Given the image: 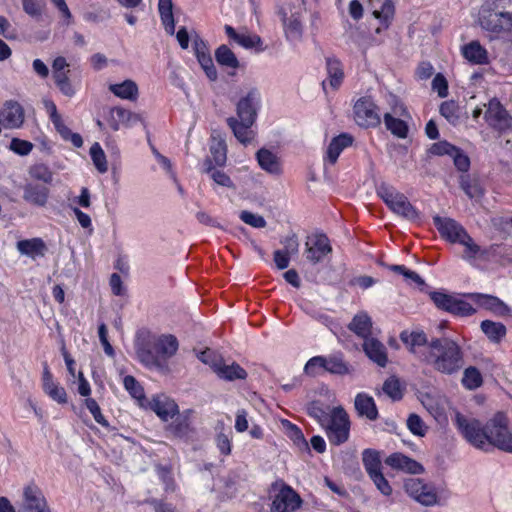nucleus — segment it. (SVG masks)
<instances>
[{
  "instance_id": "f257e3e1",
  "label": "nucleus",
  "mask_w": 512,
  "mask_h": 512,
  "mask_svg": "<svg viewBox=\"0 0 512 512\" xmlns=\"http://www.w3.org/2000/svg\"><path fill=\"white\" fill-rule=\"evenodd\" d=\"M454 422L464 439L475 448L488 451L497 447L512 453V433L504 413H496L485 425L475 418L456 413Z\"/></svg>"
},
{
  "instance_id": "f03ea898",
  "label": "nucleus",
  "mask_w": 512,
  "mask_h": 512,
  "mask_svg": "<svg viewBox=\"0 0 512 512\" xmlns=\"http://www.w3.org/2000/svg\"><path fill=\"white\" fill-rule=\"evenodd\" d=\"M422 362L441 374L453 375L463 368L464 353L456 341L433 337L422 353Z\"/></svg>"
},
{
  "instance_id": "7ed1b4c3",
  "label": "nucleus",
  "mask_w": 512,
  "mask_h": 512,
  "mask_svg": "<svg viewBox=\"0 0 512 512\" xmlns=\"http://www.w3.org/2000/svg\"><path fill=\"white\" fill-rule=\"evenodd\" d=\"M178 350V341L173 335H147L139 339L136 353L141 363L149 368L164 370L167 360Z\"/></svg>"
},
{
  "instance_id": "20e7f679",
  "label": "nucleus",
  "mask_w": 512,
  "mask_h": 512,
  "mask_svg": "<svg viewBox=\"0 0 512 512\" xmlns=\"http://www.w3.org/2000/svg\"><path fill=\"white\" fill-rule=\"evenodd\" d=\"M511 6L512 0H499L497 9L482 14L480 24L491 33L492 38L509 39L512 32V12L505 11V8Z\"/></svg>"
},
{
  "instance_id": "39448f33",
  "label": "nucleus",
  "mask_w": 512,
  "mask_h": 512,
  "mask_svg": "<svg viewBox=\"0 0 512 512\" xmlns=\"http://www.w3.org/2000/svg\"><path fill=\"white\" fill-rule=\"evenodd\" d=\"M331 444L341 445L349 438L350 420L342 407H335L323 426Z\"/></svg>"
},
{
  "instance_id": "423d86ee",
  "label": "nucleus",
  "mask_w": 512,
  "mask_h": 512,
  "mask_svg": "<svg viewBox=\"0 0 512 512\" xmlns=\"http://www.w3.org/2000/svg\"><path fill=\"white\" fill-rule=\"evenodd\" d=\"M377 193L394 213L409 220H416L418 218V212L408 201L407 197L393 187L382 184L379 186Z\"/></svg>"
},
{
  "instance_id": "0eeeda50",
  "label": "nucleus",
  "mask_w": 512,
  "mask_h": 512,
  "mask_svg": "<svg viewBox=\"0 0 512 512\" xmlns=\"http://www.w3.org/2000/svg\"><path fill=\"white\" fill-rule=\"evenodd\" d=\"M406 493L424 506L437 504L438 496L433 485L424 483L419 478H409L404 482Z\"/></svg>"
},
{
  "instance_id": "6e6552de",
  "label": "nucleus",
  "mask_w": 512,
  "mask_h": 512,
  "mask_svg": "<svg viewBox=\"0 0 512 512\" xmlns=\"http://www.w3.org/2000/svg\"><path fill=\"white\" fill-rule=\"evenodd\" d=\"M485 120L491 128L501 133L512 128V116L497 99L489 101Z\"/></svg>"
},
{
  "instance_id": "1a4fd4ad",
  "label": "nucleus",
  "mask_w": 512,
  "mask_h": 512,
  "mask_svg": "<svg viewBox=\"0 0 512 512\" xmlns=\"http://www.w3.org/2000/svg\"><path fill=\"white\" fill-rule=\"evenodd\" d=\"M301 504L302 499L299 494L289 485L282 484L273 498L271 512H295Z\"/></svg>"
},
{
  "instance_id": "9d476101",
  "label": "nucleus",
  "mask_w": 512,
  "mask_h": 512,
  "mask_svg": "<svg viewBox=\"0 0 512 512\" xmlns=\"http://www.w3.org/2000/svg\"><path fill=\"white\" fill-rule=\"evenodd\" d=\"M18 512H51L39 487L29 484L23 489L22 504Z\"/></svg>"
},
{
  "instance_id": "9b49d317",
  "label": "nucleus",
  "mask_w": 512,
  "mask_h": 512,
  "mask_svg": "<svg viewBox=\"0 0 512 512\" xmlns=\"http://www.w3.org/2000/svg\"><path fill=\"white\" fill-rule=\"evenodd\" d=\"M355 120L362 127H375L381 118L376 105L367 98L359 99L354 105Z\"/></svg>"
},
{
  "instance_id": "f8f14e48",
  "label": "nucleus",
  "mask_w": 512,
  "mask_h": 512,
  "mask_svg": "<svg viewBox=\"0 0 512 512\" xmlns=\"http://www.w3.org/2000/svg\"><path fill=\"white\" fill-rule=\"evenodd\" d=\"M305 246L306 258L313 264L322 261V259L332 251L329 239L324 234L309 236Z\"/></svg>"
},
{
  "instance_id": "ddd939ff",
  "label": "nucleus",
  "mask_w": 512,
  "mask_h": 512,
  "mask_svg": "<svg viewBox=\"0 0 512 512\" xmlns=\"http://www.w3.org/2000/svg\"><path fill=\"white\" fill-rule=\"evenodd\" d=\"M24 119V109L17 101H6L0 110V120L6 129L20 128Z\"/></svg>"
},
{
  "instance_id": "4468645a",
  "label": "nucleus",
  "mask_w": 512,
  "mask_h": 512,
  "mask_svg": "<svg viewBox=\"0 0 512 512\" xmlns=\"http://www.w3.org/2000/svg\"><path fill=\"white\" fill-rule=\"evenodd\" d=\"M433 222L441 236L452 243H458L467 232L462 225L451 218L435 216Z\"/></svg>"
},
{
  "instance_id": "2eb2a0df",
  "label": "nucleus",
  "mask_w": 512,
  "mask_h": 512,
  "mask_svg": "<svg viewBox=\"0 0 512 512\" xmlns=\"http://www.w3.org/2000/svg\"><path fill=\"white\" fill-rule=\"evenodd\" d=\"M400 340L406 345L411 353L416 355L422 361V353L426 351V347L430 342L423 331H403L400 334Z\"/></svg>"
},
{
  "instance_id": "dca6fc26",
  "label": "nucleus",
  "mask_w": 512,
  "mask_h": 512,
  "mask_svg": "<svg viewBox=\"0 0 512 512\" xmlns=\"http://www.w3.org/2000/svg\"><path fill=\"white\" fill-rule=\"evenodd\" d=\"M195 55L207 77L210 80L217 79V71L214 66L212 57L206 43L199 37H196L193 41Z\"/></svg>"
},
{
  "instance_id": "f3484780",
  "label": "nucleus",
  "mask_w": 512,
  "mask_h": 512,
  "mask_svg": "<svg viewBox=\"0 0 512 512\" xmlns=\"http://www.w3.org/2000/svg\"><path fill=\"white\" fill-rule=\"evenodd\" d=\"M373 16L381 21L382 26L376 28V33L387 29L393 19L395 8L391 0H370Z\"/></svg>"
},
{
  "instance_id": "a211bd4d",
  "label": "nucleus",
  "mask_w": 512,
  "mask_h": 512,
  "mask_svg": "<svg viewBox=\"0 0 512 512\" xmlns=\"http://www.w3.org/2000/svg\"><path fill=\"white\" fill-rule=\"evenodd\" d=\"M385 463L393 469L401 470L410 474H420L424 471V468L420 463L402 453H393L389 455L386 458Z\"/></svg>"
},
{
  "instance_id": "6ab92c4d",
  "label": "nucleus",
  "mask_w": 512,
  "mask_h": 512,
  "mask_svg": "<svg viewBox=\"0 0 512 512\" xmlns=\"http://www.w3.org/2000/svg\"><path fill=\"white\" fill-rule=\"evenodd\" d=\"M258 94L255 90L250 91L246 97L239 100L237 104V119L239 121H247V123H254L257 112L256 102Z\"/></svg>"
},
{
  "instance_id": "aec40b11",
  "label": "nucleus",
  "mask_w": 512,
  "mask_h": 512,
  "mask_svg": "<svg viewBox=\"0 0 512 512\" xmlns=\"http://www.w3.org/2000/svg\"><path fill=\"white\" fill-rule=\"evenodd\" d=\"M363 350L367 357L380 367H385L388 362L386 347L378 339L369 337L364 340Z\"/></svg>"
},
{
  "instance_id": "412c9836",
  "label": "nucleus",
  "mask_w": 512,
  "mask_h": 512,
  "mask_svg": "<svg viewBox=\"0 0 512 512\" xmlns=\"http://www.w3.org/2000/svg\"><path fill=\"white\" fill-rule=\"evenodd\" d=\"M23 199L28 203L43 207L49 197V188L45 185L27 183L24 188Z\"/></svg>"
},
{
  "instance_id": "4be33fe9",
  "label": "nucleus",
  "mask_w": 512,
  "mask_h": 512,
  "mask_svg": "<svg viewBox=\"0 0 512 512\" xmlns=\"http://www.w3.org/2000/svg\"><path fill=\"white\" fill-rule=\"evenodd\" d=\"M110 114L111 117L109 125L114 131L119 130L120 124L132 126L137 122H142V118L139 114L133 113L122 107L113 108Z\"/></svg>"
},
{
  "instance_id": "5701e85b",
  "label": "nucleus",
  "mask_w": 512,
  "mask_h": 512,
  "mask_svg": "<svg viewBox=\"0 0 512 512\" xmlns=\"http://www.w3.org/2000/svg\"><path fill=\"white\" fill-rule=\"evenodd\" d=\"M354 406L361 417H366L370 421L378 418V409L373 397L366 393H359L355 397Z\"/></svg>"
},
{
  "instance_id": "b1692460",
  "label": "nucleus",
  "mask_w": 512,
  "mask_h": 512,
  "mask_svg": "<svg viewBox=\"0 0 512 512\" xmlns=\"http://www.w3.org/2000/svg\"><path fill=\"white\" fill-rule=\"evenodd\" d=\"M313 363L322 365L324 371L332 374L345 375L351 372L348 364L338 356H332L329 358L323 356H315L313 362H311L310 365H313Z\"/></svg>"
},
{
  "instance_id": "393cba45",
  "label": "nucleus",
  "mask_w": 512,
  "mask_h": 512,
  "mask_svg": "<svg viewBox=\"0 0 512 512\" xmlns=\"http://www.w3.org/2000/svg\"><path fill=\"white\" fill-rule=\"evenodd\" d=\"M227 124L233 131L234 136L242 144L246 145L254 138V131L251 129L254 123H247V121H239L235 117H229Z\"/></svg>"
},
{
  "instance_id": "a878e982",
  "label": "nucleus",
  "mask_w": 512,
  "mask_h": 512,
  "mask_svg": "<svg viewBox=\"0 0 512 512\" xmlns=\"http://www.w3.org/2000/svg\"><path fill=\"white\" fill-rule=\"evenodd\" d=\"M348 328L358 337L366 340L372 335V320L367 313L360 312L353 317Z\"/></svg>"
},
{
  "instance_id": "bb28decb",
  "label": "nucleus",
  "mask_w": 512,
  "mask_h": 512,
  "mask_svg": "<svg viewBox=\"0 0 512 512\" xmlns=\"http://www.w3.org/2000/svg\"><path fill=\"white\" fill-rule=\"evenodd\" d=\"M151 409L163 420L168 421L178 413L177 404L168 398L156 397L150 403Z\"/></svg>"
},
{
  "instance_id": "cd10ccee",
  "label": "nucleus",
  "mask_w": 512,
  "mask_h": 512,
  "mask_svg": "<svg viewBox=\"0 0 512 512\" xmlns=\"http://www.w3.org/2000/svg\"><path fill=\"white\" fill-rule=\"evenodd\" d=\"M353 137L347 133L334 137L327 149V159L331 164H335L343 149L351 146Z\"/></svg>"
},
{
  "instance_id": "c85d7f7f",
  "label": "nucleus",
  "mask_w": 512,
  "mask_h": 512,
  "mask_svg": "<svg viewBox=\"0 0 512 512\" xmlns=\"http://www.w3.org/2000/svg\"><path fill=\"white\" fill-rule=\"evenodd\" d=\"M43 389L47 395L58 403H67V394L65 389L53 382L52 374L47 368H45L43 373Z\"/></svg>"
},
{
  "instance_id": "c756f323",
  "label": "nucleus",
  "mask_w": 512,
  "mask_h": 512,
  "mask_svg": "<svg viewBox=\"0 0 512 512\" xmlns=\"http://www.w3.org/2000/svg\"><path fill=\"white\" fill-rule=\"evenodd\" d=\"M256 158L263 170L271 174H280L281 164L278 157L273 152L262 148L257 152Z\"/></svg>"
},
{
  "instance_id": "7c9ffc66",
  "label": "nucleus",
  "mask_w": 512,
  "mask_h": 512,
  "mask_svg": "<svg viewBox=\"0 0 512 512\" xmlns=\"http://www.w3.org/2000/svg\"><path fill=\"white\" fill-rule=\"evenodd\" d=\"M108 89L111 93L121 99L135 101L138 97V86L130 79H127L122 83L110 84Z\"/></svg>"
},
{
  "instance_id": "2f4dec72",
  "label": "nucleus",
  "mask_w": 512,
  "mask_h": 512,
  "mask_svg": "<svg viewBox=\"0 0 512 512\" xmlns=\"http://www.w3.org/2000/svg\"><path fill=\"white\" fill-rule=\"evenodd\" d=\"M463 56L473 64H486L488 63V53L478 41H472L465 45L462 49Z\"/></svg>"
},
{
  "instance_id": "473e14b6",
  "label": "nucleus",
  "mask_w": 512,
  "mask_h": 512,
  "mask_svg": "<svg viewBox=\"0 0 512 512\" xmlns=\"http://www.w3.org/2000/svg\"><path fill=\"white\" fill-rule=\"evenodd\" d=\"M17 249L21 254L35 258L44 256L46 245L41 238H32L17 242Z\"/></svg>"
},
{
  "instance_id": "72a5a7b5",
  "label": "nucleus",
  "mask_w": 512,
  "mask_h": 512,
  "mask_svg": "<svg viewBox=\"0 0 512 512\" xmlns=\"http://www.w3.org/2000/svg\"><path fill=\"white\" fill-rule=\"evenodd\" d=\"M43 105L57 132L64 139H67L68 136L71 134V130L64 124L61 115L57 111L55 103L50 99H44Z\"/></svg>"
},
{
  "instance_id": "f704fd0d",
  "label": "nucleus",
  "mask_w": 512,
  "mask_h": 512,
  "mask_svg": "<svg viewBox=\"0 0 512 512\" xmlns=\"http://www.w3.org/2000/svg\"><path fill=\"white\" fill-rule=\"evenodd\" d=\"M326 67L330 86L333 89H338L344 79L342 63L334 57H328L326 59Z\"/></svg>"
},
{
  "instance_id": "c9c22d12",
  "label": "nucleus",
  "mask_w": 512,
  "mask_h": 512,
  "mask_svg": "<svg viewBox=\"0 0 512 512\" xmlns=\"http://www.w3.org/2000/svg\"><path fill=\"white\" fill-rule=\"evenodd\" d=\"M471 296L476 298L482 307L491 310L496 314L505 315L509 312L508 306L495 296L485 294H472Z\"/></svg>"
},
{
  "instance_id": "e433bc0d",
  "label": "nucleus",
  "mask_w": 512,
  "mask_h": 512,
  "mask_svg": "<svg viewBox=\"0 0 512 512\" xmlns=\"http://www.w3.org/2000/svg\"><path fill=\"white\" fill-rule=\"evenodd\" d=\"M216 374L219 378L227 381H233L236 379L243 380L247 377V372L235 362L228 365L223 361L219 369L216 371Z\"/></svg>"
},
{
  "instance_id": "4c0bfd02",
  "label": "nucleus",
  "mask_w": 512,
  "mask_h": 512,
  "mask_svg": "<svg viewBox=\"0 0 512 512\" xmlns=\"http://www.w3.org/2000/svg\"><path fill=\"white\" fill-rule=\"evenodd\" d=\"M172 8V0H159L158 9L161 16V20L165 27L166 32L170 35H173L175 33V23Z\"/></svg>"
},
{
  "instance_id": "58836bf2",
  "label": "nucleus",
  "mask_w": 512,
  "mask_h": 512,
  "mask_svg": "<svg viewBox=\"0 0 512 512\" xmlns=\"http://www.w3.org/2000/svg\"><path fill=\"white\" fill-rule=\"evenodd\" d=\"M362 461L366 472L371 478L381 471V460L379 453L372 449H366L362 453Z\"/></svg>"
},
{
  "instance_id": "ea45409f",
  "label": "nucleus",
  "mask_w": 512,
  "mask_h": 512,
  "mask_svg": "<svg viewBox=\"0 0 512 512\" xmlns=\"http://www.w3.org/2000/svg\"><path fill=\"white\" fill-rule=\"evenodd\" d=\"M484 334L493 342H500L506 335V327L502 323L484 320L481 323Z\"/></svg>"
},
{
  "instance_id": "a19ab883",
  "label": "nucleus",
  "mask_w": 512,
  "mask_h": 512,
  "mask_svg": "<svg viewBox=\"0 0 512 512\" xmlns=\"http://www.w3.org/2000/svg\"><path fill=\"white\" fill-rule=\"evenodd\" d=\"M279 13L281 15L287 36L292 39L299 38L302 31V25L299 18L295 15L287 17V13L284 11V9H281Z\"/></svg>"
},
{
  "instance_id": "79ce46f5",
  "label": "nucleus",
  "mask_w": 512,
  "mask_h": 512,
  "mask_svg": "<svg viewBox=\"0 0 512 512\" xmlns=\"http://www.w3.org/2000/svg\"><path fill=\"white\" fill-rule=\"evenodd\" d=\"M215 58L219 65L236 69L239 67V61L233 51L226 45H221L215 51Z\"/></svg>"
},
{
  "instance_id": "37998d69",
  "label": "nucleus",
  "mask_w": 512,
  "mask_h": 512,
  "mask_svg": "<svg viewBox=\"0 0 512 512\" xmlns=\"http://www.w3.org/2000/svg\"><path fill=\"white\" fill-rule=\"evenodd\" d=\"M461 189L469 198H478L483 195V189L476 179H472L468 174H462L459 177Z\"/></svg>"
},
{
  "instance_id": "c03bdc74",
  "label": "nucleus",
  "mask_w": 512,
  "mask_h": 512,
  "mask_svg": "<svg viewBox=\"0 0 512 512\" xmlns=\"http://www.w3.org/2000/svg\"><path fill=\"white\" fill-rule=\"evenodd\" d=\"M384 123L386 128L399 138H406L408 134V126L405 121L393 117L391 114H384Z\"/></svg>"
},
{
  "instance_id": "a18cd8bd",
  "label": "nucleus",
  "mask_w": 512,
  "mask_h": 512,
  "mask_svg": "<svg viewBox=\"0 0 512 512\" xmlns=\"http://www.w3.org/2000/svg\"><path fill=\"white\" fill-rule=\"evenodd\" d=\"M461 382L466 389L475 390L482 385L483 378L476 367L470 366L464 370Z\"/></svg>"
},
{
  "instance_id": "49530a36",
  "label": "nucleus",
  "mask_w": 512,
  "mask_h": 512,
  "mask_svg": "<svg viewBox=\"0 0 512 512\" xmlns=\"http://www.w3.org/2000/svg\"><path fill=\"white\" fill-rule=\"evenodd\" d=\"M459 110V106L454 100L445 101L440 106V114L453 125L460 121Z\"/></svg>"
},
{
  "instance_id": "de8ad7c7",
  "label": "nucleus",
  "mask_w": 512,
  "mask_h": 512,
  "mask_svg": "<svg viewBox=\"0 0 512 512\" xmlns=\"http://www.w3.org/2000/svg\"><path fill=\"white\" fill-rule=\"evenodd\" d=\"M210 152L213 158V161L218 166H223L227 159V147L224 140L219 139L213 141Z\"/></svg>"
},
{
  "instance_id": "09e8293b",
  "label": "nucleus",
  "mask_w": 512,
  "mask_h": 512,
  "mask_svg": "<svg viewBox=\"0 0 512 512\" xmlns=\"http://www.w3.org/2000/svg\"><path fill=\"white\" fill-rule=\"evenodd\" d=\"M123 384L130 395L138 400L142 405V401L145 399L144 390L140 383L135 379V377L131 375L126 376L124 378Z\"/></svg>"
},
{
  "instance_id": "8fccbe9b",
  "label": "nucleus",
  "mask_w": 512,
  "mask_h": 512,
  "mask_svg": "<svg viewBox=\"0 0 512 512\" xmlns=\"http://www.w3.org/2000/svg\"><path fill=\"white\" fill-rule=\"evenodd\" d=\"M29 175L35 180L50 184L53 180V173L45 164H35L29 170Z\"/></svg>"
},
{
  "instance_id": "3c124183",
  "label": "nucleus",
  "mask_w": 512,
  "mask_h": 512,
  "mask_svg": "<svg viewBox=\"0 0 512 512\" xmlns=\"http://www.w3.org/2000/svg\"><path fill=\"white\" fill-rule=\"evenodd\" d=\"M198 358L204 364L209 365L215 373L224 361V359L219 354L209 348L202 351Z\"/></svg>"
},
{
  "instance_id": "603ef678",
  "label": "nucleus",
  "mask_w": 512,
  "mask_h": 512,
  "mask_svg": "<svg viewBox=\"0 0 512 512\" xmlns=\"http://www.w3.org/2000/svg\"><path fill=\"white\" fill-rule=\"evenodd\" d=\"M383 392L393 400H400L403 396L400 382L395 377L388 378L382 387Z\"/></svg>"
},
{
  "instance_id": "864d4df0",
  "label": "nucleus",
  "mask_w": 512,
  "mask_h": 512,
  "mask_svg": "<svg viewBox=\"0 0 512 512\" xmlns=\"http://www.w3.org/2000/svg\"><path fill=\"white\" fill-rule=\"evenodd\" d=\"M307 413L315 418L322 426L325 425V422L330 417V414H328L322 404L319 401H313L307 405Z\"/></svg>"
},
{
  "instance_id": "5fc2aeb1",
  "label": "nucleus",
  "mask_w": 512,
  "mask_h": 512,
  "mask_svg": "<svg viewBox=\"0 0 512 512\" xmlns=\"http://www.w3.org/2000/svg\"><path fill=\"white\" fill-rule=\"evenodd\" d=\"M90 154L97 170L101 173L106 172L108 169L106 157L98 143L91 147Z\"/></svg>"
},
{
  "instance_id": "6e6d98bb",
  "label": "nucleus",
  "mask_w": 512,
  "mask_h": 512,
  "mask_svg": "<svg viewBox=\"0 0 512 512\" xmlns=\"http://www.w3.org/2000/svg\"><path fill=\"white\" fill-rule=\"evenodd\" d=\"M431 300L434 302V304L442 310H445L447 312H450V309L452 307V303L454 301L453 296L445 294L443 292H431L430 293Z\"/></svg>"
},
{
  "instance_id": "4d7b16f0",
  "label": "nucleus",
  "mask_w": 512,
  "mask_h": 512,
  "mask_svg": "<svg viewBox=\"0 0 512 512\" xmlns=\"http://www.w3.org/2000/svg\"><path fill=\"white\" fill-rule=\"evenodd\" d=\"M458 316H470L475 313L472 305L461 299L454 298L450 312Z\"/></svg>"
},
{
  "instance_id": "13d9d810",
  "label": "nucleus",
  "mask_w": 512,
  "mask_h": 512,
  "mask_svg": "<svg viewBox=\"0 0 512 512\" xmlns=\"http://www.w3.org/2000/svg\"><path fill=\"white\" fill-rule=\"evenodd\" d=\"M85 405L87 409L90 411V413L93 415L95 421L102 425L103 427H109L108 421L105 419V417L101 413V409L93 398H87L85 400Z\"/></svg>"
},
{
  "instance_id": "bf43d9fd",
  "label": "nucleus",
  "mask_w": 512,
  "mask_h": 512,
  "mask_svg": "<svg viewBox=\"0 0 512 512\" xmlns=\"http://www.w3.org/2000/svg\"><path fill=\"white\" fill-rule=\"evenodd\" d=\"M458 243L465 247V257L467 258H475L481 252L480 246L474 243L467 232L465 233V237H461Z\"/></svg>"
},
{
  "instance_id": "052dcab7",
  "label": "nucleus",
  "mask_w": 512,
  "mask_h": 512,
  "mask_svg": "<svg viewBox=\"0 0 512 512\" xmlns=\"http://www.w3.org/2000/svg\"><path fill=\"white\" fill-rule=\"evenodd\" d=\"M409 430L417 436H424L427 430L423 420L416 414H411L407 420Z\"/></svg>"
},
{
  "instance_id": "680f3d73",
  "label": "nucleus",
  "mask_w": 512,
  "mask_h": 512,
  "mask_svg": "<svg viewBox=\"0 0 512 512\" xmlns=\"http://www.w3.org/2000/svg\"><path fill=\"white\" fill-rule=\"evenodd\" d=\"M451 158L453 159L455 167L461 172H467L470 168L469 157L459 148L455 149V153H452Z\"/></svg>"
},
{
  "instance_id": "e2e57ef3",
  "label": "nucleus",
  "mask_w": 512,
  "mask_h": 512,
  "mask_svg": "<svg viewBox=\"0 0 512 512\" xmlns=\"http://www.w3.org/2000/svg\"><path fill=\"white\" fill-rule=\"evenodd\" d=\"M10 149L21 156L28 155L32 149L33 144L29 141L22 140L19 138H13L10 142Z\"/></svg>"
},
{
  "instance_id": "0e129e2a",
  "label": "nucleus",
  "mask_w": 512,
  "mask_h": 512,
  "mask_svg": "<svg viewBox=\"0 0 512 512\" xmlns=\"http://www.w3.org/2000/svg\"><path fill=\"white\" fill-rule=\"evenodd\" d=\"M170 430L177 437H183L187 435L189 431V420L187 417H177L175 421L170 425Z\"/></svg>"
},
{
  "instance_id": "69168bd1",
  "label": "nucleus",
  "mask_w": 512,
  "mask_h": 512,
  "mask_svg": "<svg viewBox=\"0 0 512 512\" xmlns=\"http://www.w3.org/2000/svg\"><path fill=\"white\" fill-rule=\"evenodd\" d=\"M240 219L244 223L255 228H264L266 226V221L262 216L253 214L249 211H242L240 213Z\"/></svg>"
},
{
  "instance_id": "338daca9",
  "label": "nucleus",
  "mask_w": 512,
  "mask_h": 512,
  "mask_svg": "<svg viewBox=\"0 0 512 512\" xmlns=\"http://www.w3.org/2000/svg\"><path fill=\"white\" fill-rule=\"evenodd\" d=\"M23 10L31 17H38L42 13L44 0H22Z\"/></svg>"
},
{
  "instance_id": "774afa93",
  "label": "nucleus",
  "mask_w": 512,
  "mask_h": 512,
  "mask_svg": "<svg viewBox=\"0 0 512 512\" xmlns=\"http://www.w3.org/2000/svg\"><path fill=\"white\" fill-rule=\"evenodd\" d=\"M432 89L438 93V96L444 98L448 95V82L446 78L438 73L432 81Z\"/></svg>"
}]
</instances>
